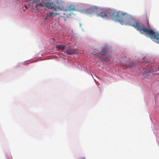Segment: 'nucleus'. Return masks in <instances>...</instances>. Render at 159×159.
Wrapping results in <instances>:
<instances>
[{
  "label": "nucleus",
  "mask_w": 159,
  "mask_h": 159,
  "mask_svg": "<svg viewBox=\"0 0 159 159\" xmlns=\"http://www.w3.org/2000/svg\"><path fill=\"white\" fill-rule=\"evenodd\" d=\"M123 59V60L121 61V65L127 68H130L135 64V63L130 58H128L127 59L126 57H124Z\"/></svg>",
  "instance_id": "1"
},
{
  "label": "nucleus",
  "mask_w": 159,
  "mask_h": 159,
  "mask_svg": "<svg viewBox=\"0 0 159 159\" xmlns=\"http://www.w3.org/2000/svg\"><path fill=\"white\" fill-rule=\"evenodd\" d=\"M53 5L54 6L53 7L50 8V9H54L55 11H61L62 10L65 11V10L62 5L61 2L59 0H56V1H54Z\"/></svg>",
  "instance_id": "2"
},
{
  "label": "nucleus",
  "mask_w": 159,
  "mask_h": 159,
  "mask_svg": "<svg viewBox=\"0 0 159 159\" xmlns=\"http://www.w3.org/2000/svg\"><path fill=\"white\" fill-rule=\"evenodd\" d=\"M75 7L74 5L68 6L66 9H65V10L64 11L63 14L64 15H66L67 18L72 17L71 16L73 13L70 11L75 10Z\"/></svg>",
  "instance_id": "3"
},
{
  "label": "nucleus",
  "mask_w": 159,
  "mask_h": 159,
  "mask_svg": "<svg viewBox=\"0 0 159 159\" xmlns=\"http://www.w3.org/2000/svg\"><path fill=\"white\" fill-rule=\"evenodd\" d=\"M85 12L90 16L95 15L98 13V8L95 6L90 7L87 9L84 10Z\"/></svg>",
  "instance_id": "4"
},
{
  "label": "nucleus",
  "mask_w": 159,
  "mask_h": 159,
  "mask_svg": "<svg viewBox=\"0 0 159 159\" xmlns=\"http://www.w3.org/2000/svg\"><path fill=\"white\" fill-rule=\"evenodd\" d=\"M66 52L69 55H73L77 53L78 50L76 49H74L71 48L69 47L66 49Z\"/></svg>",
  "instance_id": "5"
},
{
  "label": "nucleus",
  "mask_w": 159,
  "mask_h": 159,
  "mask_svg": "<svg viewBox=\"0 0 159 159\" xmlns=\"http://www.w3.org/2000/svg\"><path fill=\"white\" fill-rule=\"evenodd\" d=\"M144 74L145 75V76L146 77H148V76L150 75L153 72L152 69L150 68L149 69L148 68H147L145 71H144Z\"/></svg>",
  "instance_id": "6"
},
{
  "label": "nucleus",
  "mask_w": 159,
  "mask_h": 159,
  "mask_svg": "<svg viewBox=\"0 0 159 159\" xmlns=\"http://www.w3.org/2000/svg\"><path fill=\"white\" fill-rule=\"evenodd\" d=\"M64 12H61V13H62L63 14V15L62 16H61L59 18V19L61 21H64L66 22V17L67 18L66 15H64L63 14V13Z\"/></svg>",
  "instance_id": "7"
},
{
  "label": "nucleus",
  "mask_w": 159,
  "mask_h": 159,
  "mask_svg": "<svg viewBox=\"0 0 159 159\" xmlns=\"http://www.w3.org/2000/svg\"><path fill=\"white\" fill-rule=\"evenodd\" d=\"M60 14H61V12H50L48 15V16H51L52 17H54L56 15H59Z\"/></svg>",
  "instance_id": "8"
},
{
  "label": "nucleus",
  "mask_w": 159,
  "mask_h": 159,
  "mask_svg": "<svg viewBox=\"0 0 159 159\" xmlns=\"http://www.w3.org/2000/svg\"><path fill=\"white\" fill-rule=\"evenodd\" d=\"M56 48L59 49L64 50L66 49V47L65 45H58L56 46Z\"/></svg>",
  "instance_id": "9"
},
{
  "label": "nucleus",
  "mask_w": 159,
  "mask_h": 159,
  "mask_svg": "<svg viewBox=\"0 0 159 159\" xmlns=\"http://www.w3.org/2000/svg\"><path fill=\"white\" fill-rule=\"evenodd\" d=\"M107 52V48H104L102 49L101 51L100 52V54L103 55L105 54Z\"/></svg>",
  "instance_id": "10"
},
{
  "label": "nucleus",
  "mask_w": 159,
  "mask_h": 159,
  "mask_svg": "<svg viewBox=\"0 0 159 159\" xmlns=\"http://www.w3.org/2000/svg\"><path fill=\"white\" fill-rule=\"evenodd\" d=\"M31 2L33 3H36V5L37 6H39V5H38V4L39 3H41L39 2V0H30Z\"/></svg>",
  "instance_id": "11"
},
{
  "label": "nucleus",
  "mask_w": 159,
  "mask_h": 159,
  "mask_svg": "<svg viewBox=\"0 0 159 159\" xmlns=\"http://www.w3.org/2000/svg\"><path fill=\"white\" fill-rule=\"evenodd\" d=\"M98 15H99L101 16V17L102 18L106 17L107 16L106 13L105 11L102 12H101L100 14L97 15L98 16Z\"/></svg>",
  "instance_id": "12"
},
{
  "label": "nucleus",
  "mask_w": 159,
  "mask_h": 159,
  "mask_svg": "<svg viewBox=\"0 0 159 159\" xmlns=\"http://www.w3.org/2000/svg\"><path fill=\"white\" fill-rule=\"evenodd\" d=\"M147 23H148V27H149V23H148V20H147Z\"/></svg>",
  "instance_id": "13"
}]
</instances>
